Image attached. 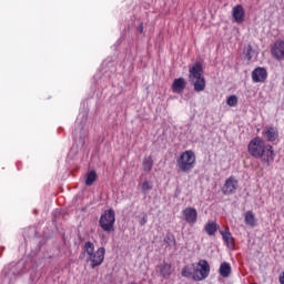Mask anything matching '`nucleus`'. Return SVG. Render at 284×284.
Listing matches in <instances>:
<instances>
[{
  "mask_svg": "<svg viewBox=\"0 0 284 284\" xmlns=\"http://www.w3.org/2000/svg\"><path fill=\"white\" fill-rule=\"evenodd\" d=\"M196 272H199V266H196V264H191V265L185 266L182 270V276L184 278H193V281H194V276H195Z\"/></svg>",
  "mask_w": 284,
  "mask_h": 284,
  "instance_id": "dca6fc26",
  "label": "nucleus"
},
{
  "mask_svg": "<svg viewBox=\"0 0 284 284\" xmlns=\"http://www.w3.org/2000/svg\"><path fill=\"white\" fill-rule=\"evenodd\" d=\"M179 194H181V190H180V189H176V190H175V196H179Z\"/></svg>",
  "mask_w": 284,
  "mask_h": 284,
  "instance_id": "2f4dec72",
  "label": "nucleus"
},
{
  "mask_svg": "<svg viewBox=\"0 0 284 284\" xmlns=\"http://www.w3.org/2000/svg\"><path fill=\"white\" fill-rule=\"evenodd\" d=\"M138 32H140V34H143V24H141V26L138 28Z\"/></svg>",
  "mask_w": 284,
  "mask_h": 284,
  "instance_id": "c756f323",
  "label": "nucleus"
},
{
  "mask_svg": "<svg viewBox=\"0 0 284 284\" xmlns=\"http://www.w3.org/2000/svg\"><path fill=\"white\" fill-rule=\"evenodd\" d=\"M226 105H230V108H236V105H239V98L236 95H230L226 99Z\"/></svg>",
  "mask_w": 284,
  "mask_h": 284,
  "instance_id": "393cba45",
  "label": "nucleus"
},
{
  "mask_svg": "<svg viewBox=\"0 0 284 284\" xmlns=\"http://www.w3.org/2000/svg\"><path fill=\"white\" fill-rule=\"evenodd\" d=\"M164 243L166 247H174L176 245V237H174V234L169 233L166 234V237L164 239Z\"/></svg>",
  "mask_w": 284,
  "mask_h": 284,
  "instance_id": "b1692460",
  "label": "nucleus"
},
{
  "mask_svg": "<svg viewBox=\"0 0 284 284\" xmlns=\"http://www.w3.org/2000/svg\"><path fill=\"white\" fill-rule=\"evenodd\" d=\"M28 265L30 263H26L23 261L18 262L16 265L6 267L2 272V277L0 278V284H11L17 281V276H20V274L26 273V270H28Z\"/></svg>",
  "mask_w": 284,
  "mask_h": 284,
  "instance_id": "20e7f679",
  "label": "nucleus"
},
{
  "mask_svg": "<svg viewBox=\"0 0 284 284\" xmlns=\"http://www.w3.org/2000/svg\"><path fill=\"white\" fill-rule=\"evenodd\" d=\"M195 163L196 155L193 151L182 152L176 160V166L179 168L180 172H184L185 174H189V172H192V170H194Z\"/></svg>",
  "mask_w": 284,
  "mask_h": 284,
  "instance_id": "39448f33",
  "label": "nucleus"
},
{
  "mask_svg": "<svg viewBox=\"0 0 284 284\" xmlns=\"http://www.w3.org/2000/svg\"><path fill=\"white\" fill-rule=\"evenodd\" d=\"M243 54H244V58L246 59V61H252V59L255 54V51L252 48V44H248L247 47L244 48Z\"/></svg>",
  "mask_w": 284,
  "mask_h": 284,
  "instance_id": "4be33fe9",
  "label": "nucleus"
},
{
  "mask_svg": "<svg viewBox=\"0 0 284 284\" xmlns=\"http://www.w3.org/2000/svg\"><path fill=\"white\" fill-rule=\"evenodd\" d=\"M248 154L254 159H262L263 163L270 165L274 161V146L266 145L263 138L256 136L248 143Z\"/></svg>",
  "mask_w": 284,
  "mask_h": 284,
  "instance_id": "f257e3e1",
  "label": "nucleus"
},
{
  "mask_svg": "<svg viewBox=\"0 0 284 284\" xmlns=\"http://www.w3.org/2000/svg\"><path fill=\"white\" fill-rule=\"evenodd\" d=\"M220 234H222V239L224 243H226L227 247L234 245V237L232 236V233L230 232L229 227H226L225 231H220Z\"/></svg>",
  "mask_w": 284,
  "mask_h": 284,
  "instance_id": "6ab92c4d",
  "label": "nucleus"
},
{
  "mask_svg": "<svg viewBox=\"0 0 284 284\" xmlns=\"http://www.w3.org/2000/svg\"><path fill=\"white\" fill-rule=\"evenodd\" d=\"M186 85H187V83L185 82V79L178 78L172 83V91L175 92V94H181V92H183V90H185Z\"/></svg>",
  "mask_w": 284,
  "mask_h": 284,
  "instance_id": "2eb2a0df",
  "label": "nucleus"
},
{
  "mask_svg": "<svg viewBox=\"0 0 284 284\" xmlns=\"http://www.w3.org/2000/svg\"><path fill=\"white\" fill-rule=\"evenodd\" d=\"M236 190H239V180L234 176H230L225 180L222 186V194L225 196H232V194L236 193Z\"/></svg>",
  "mask_w": 284,
  "mask_h": 284,
  "instance_id": "6e6552de",
  "label": "nucleus"
},
{
  "mask_svg": "<svg viewBox=\"0 0 284 284\" xmlns=\"http://www.w3.org/2000/svg\"><path fill=\"white\" fill-rule=\"evenodd\" d=\"M195 267L197 272H195L194 281H205L210 276V263L206 260H201Z\"/></svg>",
  "mask_w": 284,
  "mask_h": 284,
  "instance_id": "0eeeda50",
  "label": "nucleus"
},
{
  "mask_svg": "<svg viewBox=\"0 0 284 284\" xmlns=\"http://www.w3.org/2000/svg\"><path fill=\"white\" fill-rule=\"evenodd\" d=\"M83 252L88 254L89 257L87 261L91 263L92 270L99 267L103 264V261H105V247H100L94 252V243L90 241L84 243Z\"/></svg>",
  "mask_w": 284,
  "mask_h": 284,
  "instance_id": "7ed1b4c3",
  "label": "nucleus"
},
{
  "mask_svg": "<svg viewBox=\"0 0 284 284\" xmlns=\"http://www.w3.org/2000/svg\"><path fill=\"white\" fill-rule=\"evenodd\" d=\"M271 54L277 61H283L284 59V41L283 40L275 41L274 45L271 48Z\"/></svg>",
  "mask_w": 284,
  "mask_h": 284,
  "instance_id": "9b49d317",
  "label": "nucleus"
},
{
  "mask_svg": "<svg viewBox=\"0 0 284 284\" xmlns=\"http://www.w3.org/2000/svg\"><path fill=\"white\" fill-rule=\"evenodd\" d=\"M94 181H97V171L92 170L87 173L85 185L88 186L93 185Z\"/></svg>",
  "mask_w": 284,
  "mask_h": 284,
  "instance_id": "5701e85b",
  "label": "nucleus"
},
{
  "mask_svg": "<svg viewBox=\"0 0 284 284\" xmlns=\"http://www.w3.org/2000/svg\"><path fill=\"white\" fill-rule=\"evenodd\" d=\"M158 272L162 278H170V275L172 274V264L164 261L158 265Z\"/></svg>",
  "mask_w": 284,
  "mask_h": 284,
  "instance_id": "ddd939ff",
  "label": "nucleus"
},
{
  "mask_svg": "<svg viewBox=\"0 0 284 284\" xmlns=\"http://www.w3.org/2000/svg\"><path fill=\"white\" fill-rule=\"evenodd\" d=\"M219 224H216V222H207L204 225V232H206V234L209 236H214V234H216V232H219Z\"/></svg>",
  "mask_w": 284,
  "mask_h": 284,
  "instance_id": "a211bd4d",
  "label": "nucleus"
},
{
  "mask_svg": "<svg viewBox=\"0 0 284 284\" xmlns=\"http://www.w3.org/2000/svg\"><path fill=\"white\" fill-rule=\"evenodd\" d=\"M244 223L246 225H250V227H254L256 225V216H254V213H252V211H247L245 213Z\"/></svg>",
  "mask_w": 284,
  "mask_h": 284,
  "instance_id": "aec40b11",
  "label": "nucleus"
},
{
  "mask_svg": "<svg viewBox=\"0 0 284 284\" xmlns=\"http://www.w3.org/2000/svg\"><path fill=\"white\" fill-rule=\"evenodd\" d=\"M184 221L189 223V225H194L199 219V212L196 209L189 206L182 211Z\"/></svg>",
  "mask_w": 284,
  "mask_h": 284,
  "instance_id": "9d476101",
  "label": "nucleus"
},
{
  "mask_svg": "<svg viewBox=\"0 0 284 284\" xmlns=\"http://www.w3.org/2000/svg\"><path fill=\"white\" fill-rule=\"evenodd\" d=\"M219 274H220V276H222L223 278L230 277V274H232V266L230 265V263L223 262V263L220 265Z\"/></svg>",
  "mask_w": 284,
  "mask_h": 284,
  "instance_id": "f3484780",
  "label": "nucleus"
},
{
  "mask_svg": "<svg viewBox=\"0 0 284 284\" xmlns=\"http://www.w3.org/2000/svg\"><path fill=\"white\" fill-rule=\"evenodd\" d=\"M232 17L235 23H243V21H245V9L243 8V6H235L232 10Z\"/></svg>",
  "mask_w": 284,
  "mask_h": 284,
  "instance_id": "f8f14e48",
  "label": "nucleus"
},
{
  "mask_svg": "<svg viewBox=\"0 0 284 284\" xmlns=\"http://www.w3.org/2000/svg\"><path fill=\"white\" fill-rule=\"evenodd\" d=\"M142 165L144 172H152V168L154 166V160H152V156H146L144 158Z\"/></svg>",
  "mask_w": 284,
  "mask_h": 284,
  "instance_id": "412c9836",
  "label": "nucleus"
},
{
  "mask_svg": "<svg viewBox=\"0 0 284 284\" xmlns=\"http://www.w3.org/2000/svg\"><path fill=\"white\" fill-rule=\"evenodd\" d=\"M150 190H152V183H150V181H144L142 183V192L144 194H148V192H150Z\"/></svg>",
  "mask_w": 284,
  "mask_h": 284,
  "instance_id": "a878e982",
  "label": "nucleus"
},
{
  "mask_svg": "<svg viewBox=\"0 0 284 284\" xmlns=\"http://www.w3.org/2000/svg\"><path fill=\"white\" fill-rule=\"evenodd\" d=\"M78 141L81 143V145H85V140L83 138L80 136Z\"/></svg>",
  "mask_w": 284,
  "mask_h": 284,
  "instance_id": "c85d7f7f",
  "label": "nucleus"
},
{
  "mask_svg": "<svg viewBox=\"0 0 284 284\" xmlns=\"http://www.w3.org/2000/svg\"><path fill=\"white\" fill-rule=\"evenodd\" d=\"M114 223H116V214L114 213V210H105L99 221L100 227L103 232H114Z\"/></svg>",
  "mask_w": 284,
  "mask_h": 284,
  "instance_id": "423d86ee",
  "label": "nucleus"
},
{
  "mask_svg": "<svg viewBox=\"0 0 284 284\" xmlns=\"http://www.w3.org/2000/svg\"><path fill=\"white\" fill-rule=\"evenodd\" d=\"M85 123H88V113L83 112L81 115V121H80V129L83 130L85 126Z\"/></svg>",
  "mask_w": 284,
  "mask_h": 284,
  "instance_id": "bb28decb",
  "label": "nucleus"
},
{
  "mask_svg": "<svg viewBox=\"0 0 284 284\" xmlns=\"http://www.w3.org/2000/svg\"><path fill=\"white\" fill-rule=\"evenodd\" d=\"M148 223V215H143V217L140 220V225H145Z\"/></svg>",
  "mask_w": 284,
  "mask_h": 284,
  "instance_id": "cd10ccee",
  "label": "nucleus"
},
{
  "mask_svg": "<svg viewBox=\"0 0 284 284\" xmlns=\"http://www.w3.org/2000/svg\"><path fill=\"white\" fill-rule=\"evenodd\" d=\"M189 82L193 85L195 92L205 90V77H203V64L195 62L189 69Z\"/></svg>",
  "mask_w": 284,
  "mask_h": 284,
  "instance_id": "f03ea898",
  "label": "nucleus"
},
{
  "mask_svg": "<svg viewBox=\"0 0 284 284\" xmlns=\"http://www.w3.org/2000/svg\"><path fill=\"white\" fill-rule=\"evenodd\" d=\"M280 283H281V284H284V272H283V274L280 276Z\"/></svg>",
  "mask_w": 284,
  "mask_h": 284,
  "instance_id": "7c9ffc66",
  "label": "nucleus"
},
{
  "mask_svg": "<svg viewBox=\"0 0 284 284\" xmlns=\"http://www.w3.org/2000/svg\"><path fill=\"white\" fill-rule=\"evenodd\" d=\"M263 135L265 136V139L268 143H274V141H276V139H278V131H276V129H274V126H270V128L264 129Z\"/></svg>",
  "mask_w": 284,
  "mask_h": 284,
  "instance_id": "4468645a",
  "label": "nucleus"
},
{
  "mask_svg": "<svg viewBox=\"0 0 284 284\" xmlns=\"http://www.w3.org/2000/svg\"><path fill=\"white\" fill-rule=\"evenodd\" d=\"M253 83H265L267 81V69L263 67H257L252 71Z\"/></svg>",
  "mask_w": 284,
  "mask_h": 284,
  "instance_id": "1a4fd4ad",
  "label": "nucleus"
}]
</instances>
